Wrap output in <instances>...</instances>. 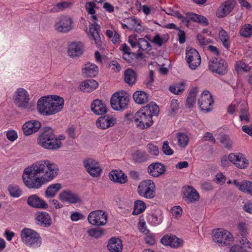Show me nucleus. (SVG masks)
Returning a JSON list of instances; mask_svg holds the SVG:
<instances>
[{"mask_svg":"<svg viewBox=\"0 0 252 252\" xmlns=\"http://www.w3.org/2000/svg\"><path fill=\"white\" fill-rule=\"evenodd\" d=\"M162 149L163 153L166 155H171L173 153V151L168 145V143L167 141L163 143Z\"/></svg>","mask_w":252,"mask_h":252,"instance_id":"57","label":"nucleus"},{"mask_svg":"<svg viewBox=\"0 0 252 252\" xmlns=\"http://www.w3.org/2000/svg\"><path fill=\"white\" fill-rule=\"evenodd\" d=\"M168 39L169 35L168 34H165L162 36L157 34L154 37L152 41L158 46H161L163 44L166 43Z\"/></svg>","mask_w":252,"mask_h":252,"instance_id":"41","label":"nucleus"},{"mask_svg":"<svg viewBox=\"0 0 252 252\" xmlns=\"http://www.w3.org/2000/svg\"><path fill=\"white\" fill-rule=\"evenodd\" d=\"M235 1L228 0L224 2L218 9L216 15L219 18H223L229 14L234 9Z\"/></svg>","mask_w":252,"mask_h":252,"instance_id":"16","label":"nucleus"},{"mask_svg":"<svg viewBox=\"0 0 252 252\" xmlns=\"http://www.w3.org/2000/svg\"><path fill=\"white\" fill-rule=\"evenodd\" d=\"M90 223L93 225L102 226L107 222V215L102 210H98L91 212L88 216Z\"/></svg>","mask_w":252,"mask_h":252,"instance_id":"9","label":"nucleus"},{"mask_svg":"<svg viewBox=\"0 0 252 252\" xmlns=\"http://www.w3.org/2000/svg\"><path fill=\"white\" fill-rule=\"evenodd\" d=\"M91 108V110L97 115H103L107 112L105 104L99 99L94 100L92 102Z\"/></svg>","mask_w":252,"mask_h":252,"instance_id":"28","label":"nucleus"},{"mask_svg":"<svg viewBox=\"0 0 252 252\" xmlns=\"http://www.w3.org/2000/svg\"><path fill=\"white\" fill-rule=\"evenodd\" d=\"M8 191L12 197H18L22 194V191L17 185H10L8 188Z\"/></svg>","mask_w":252,"mask_h":252,"instance_id":"45","label":"nucleus"},{"mask_svg":"<svg viewBox=\"0 0 252 252\" xmlns=\"http://www.w3.org/2000/svg\"><path fill=\"white\" fill-rule=\"evenodd\" d=\"M160 242L164 246H169L172 248L180 247L183 244L182 240L171 234H166L163 236L160 240Z\"/></svg>","mask_w":252,"mask_h":252,"instance_id":"19","label":"nucleus"},{"mask_svg":"<svg viewBox=\"0 0 252 252\" xmlns=\"http://www.w3.org/2000/svg\"><path fill=\"white\" fill-rule=\"evenodd\" d=\"M133 98L136 103L143 104L148 101V94L143 91H137L133 94Z\"/></svg>","mask_w":252,"mask_h":252,"instance_id":"36","label":"nucleus"},{"mask_svg":"<svg viewBox=\"0 0 252 252\" xmlns=\"http://www.w3.org/2000/svg\"><path fill=\"white\" fill-rule=\"evenodd\" d=\"M129 98L127 96L120 95L115 93L111 98L110 103L112 108L115 110H121L127 108Z\"/></svg>","mask_w":252,"mask_h":252,"instance_id":"10","label":"nucleus"},{"mask_svg":"<svg viewBox=\"0 0 252 252\" xmlns=\"http://www.w3.org/2000/svg\"><path fill=\"white\" fill-rule=\"evenodd\" d=\"M134 56V54L132 52H127L124 53L123 57L125 60L127 61L128 63H131L133 60V57Z\"/></svg>","mask_w":252,"mask_h":252,"instance_id":"62","label":"nucleus"},{"mask_svg":"<svg viewBox=\"0 0 252 252\" xmlns=\"http://www.w3.org/2000/svg\"><path fill=\"white\" fill-rule=\"evenodd\" d=\"M228 159L230 162L240 168H245L249 164L248 160L241 153L230 154L228 156Z\"/></svg>","mask_w":252,"mask_h":252,"instance_id":"17","label":"nucleus"},{"mask_svg":"<svg viewBox=\"0 0 252 252\" xmlns=\"http://www.w3.org/2000/svg\"><path fill=\"white\" fill-rule=\"evenodd\" d=\"M165 167L161 163L156 162L150 164L148 167V172L152 176L158 177L164 173Z\"/></svg>","mask_w":252,"mask_h":252,"instance_id":"25","label":"nucleus"},{"mask_svg":"<svg viewBox=\"0 0 252 252\" xmlns=\"http://www.w3.org/2000/svg\"><path fill=\"white\" fill-rule=\"evenodd\" d=\"M213 103L212 96L208 91H204L198 100V104L200 110L205 112H208L211 110L210 106Z\"/></svg>","mask_w":252,"mask_h":252,"instance_id":"12","label":"nucleus"},{"mask_svg":"<svg viewBox=\"0 0 252 252\" xmlns=\"http://www.w3.org/2000/svg\"><path fill=\"white\" fill-rule=\"evenodd\" d=\"M97 66L93 63H88L85 64L83 69V73L87 77H94L97 73Z\"/></svg>","mask_w":252,"mask_h":252,"instance_id":"34","label":"nucleus"},{"mask_svg":"<svg viewBox=\"0 0 252 252\" xmlns=\"http://www.w3.org/2000/svg\"><path fill=\"white\" fill-rule=\"evenodd\" d=\"M137 192L142 197L147 199L153 198L156 193L155 184L151 180H145L139 184Z\"/></svg>","mask_w":252,"mask_h":252,"instance_id":"6","label":"nucleus"},{"mask_svg":"<svg viewBox=\"0 0 252 252\" xmlns=\"http://www.w3.org/2000/svg\"><path fill=\"white\" fill-rule=\"evenodd\" d=\"M109 66L112 67V69L115 71L119 72L121 70V66L116 61H112L109 63Z\"/></svg>","mask_w":252,"mask_h":252,"instance_id":"63","label":"nucleus"},{"mask_svg":"<svg viewBox=\"0 0 252 252\" xmlns=\"http://www.w3.org/2000/svg\"><path fill=\"white\" fill-rule=\"evenodd\" d=\"M95 3L93 1L87 2L85 5V8L88 14L92 15V18L94 20H96L97 19L96 16L94 15V14L95 13L94 7H95Z\"/></svg>","mask_w":252,"mask_h":252,"instance_id":"44","label":"nucleus"},{"mask_svg":"<svg viewBox=\"0 0 252 252\" xmlns=\"http://www.w3.org/2000/svg\"><path fill=\"white\" fill-rule=\"evenodd\" d=\"M88 233L90 236L97 239L102 236L103 231L99 228H91L88 230Z\"/></svg>","mask_w":252,"mask_h":252,"instance_id":"50","label":"nucleus"},{"mask_svg":"<svg viewBox=\"0 0 252 252\" xmlns=\"http://www.w3.org/2000/svg\"><path fill=\"white\" fill-rule=\"evenodd\" d=\"M233 183L234 186L236 187L240 190L252 195V182L244 180L241 182H239L235 180L233 181Z\"/></svg>","mask_w":252,"mask_h":252,"instance_id":"29","label":"nucleus"},{"mask_svg":"<svg viewBox=\"0 0 252 252\" xmlns=\"http://www.w3.org/2000/svg\"><path fill=\"white\" fill-rule=\"evenodd\" d=\"M109 179L113 182L124 184L126 182L127 177L121 172L112 171L109 175Z\"/></svg>","mask_w":252,"mask_h":252,"instance_id":"33","label":"nucleus"},{"mask_svg":"<svg viewBox=\"0 0 252 252\" xmlns=\"http://www.w3.org/2000/svg\"><path fill=\"white\" fill-rule=\"evenodd\" d=\"M159 111L158 106L153 102L142 107L134 116V122L137 127L144 129L150 127L153 123L152 117L158 115Z\"/></svg>","mask_w":252,"mask_h":252,"instance_id":"3","label":"nucleus"},{"mask_svg":"<svg viewBox=\"0 0 252 252\" xmlns=\"http://www.w3.org/2000/svg\"><path fill=\"white\" fill-rule=\"evenodd\" d=\"M187 16L190 20H191L193 22L202 24L204 26H207L208 25V21L207 19L203 16L193 13H189Z\"/></svg>","mask_w":252,"mask_h":252,"instance_id":"38","label":"nucleus"},{"mask_svg":"<svg viewBox=\"0 0 252 252\" xmlns=\"http://www.w3.org/2000/svg\"><path fill=\"white\" fill-rule=\"evenodd\" d=\"M134 160L138 162H143L147 160L149 158L148 156L145 152L137 151L132 156Z\"/></svg>","mask_w":252,"mask_h":252,"instance_id":"39","label":"nucleus"},{"mask_svg":"<svg viewBox=\"0 0 252 252\" xmlns=\"http://www.w3.org/2000/svg\"><path fill=\"white\" fill-rule=\"evenodd\" d=\"M137 35L132 34L129 36L128 42L132 48H135L137 45Z\"/></svg>","mask_w":252,"mask_h":252,"instance_id":"60","label":"nucleus"},{"mask_svg":"<svg viewBox=\"0 0 252 252\" xmlns=\"http://www.w3.org/2000/svg\"><path fill=\"white\" fill-rule=\"evenodd\" d=\"M136 80V75L135 71L131 69H127L125 71V81L131 85L134 84Z\"/></svg>","mask_w":252,"mask_h":252,"instance_id":"37","label":"nucleus"},{"mask_svg":"<svg viewBox=\"0 0 252 252\" xmlns=\"http://www.w3.org/2000/svg\"><path fill=\"white\" fill-rule=\"evenodd\" d=\"M99 31L100 27L97 24H92L89 29L90 35L97 46H100L101 44V41L99 34Z\"/></svg>","mask_w":252,"mask_h":252,"instance_id":"31","label":"nucleus"},{"mask_svg":"<svg viewBox=\"0 0 252 252\" xmlns=\"http://www.w3.org/2000/svg\"><path fill=\"white\" fill-rule=\"evenodd\" d=\"M98 87V83L94 79H90L83 82L80 85V89L84 92H92Z\"/></svg>","mask_w":252,"mask_h":252,"instance_id":"32","label":"nucleus"},{"mask_svg":"<svg viewBox=\"0 0 252 252\" xmlns=\"http://www.w3.org/2000/svg\"><path fill=\"white\" fill-rule=\"evenodd\" d=\"M179 145L183 148H185L189 143V139L187 134L178 132L177 134Z\"/></svg>","mask_w":252,"mask_h":252,"instance_id":"43","label":"nucleus"},{"mask_svg":"<svg viewBox=\"0 0 252 252\" xmlns=\"http://www.w3.org/2000/svg\"><path fill=\"white\" fill-rule=\"evenodd\" d=\"M171 213L176 218L180 217L182 214V209L179 206L173 207L171 209Z\"/></svg>","mask_w":252,"mask_h":252,"instance_id":"54","label":"nucleus"},{"mask_svg":"<svg viewBox=\"0 0 252 252\" xmlns=\"http://www.w3.org/2000/svg\"><path fill=\"white\" fill-rule=\"evenodd\" d=\"M252 244L247 238H242L239 244L234 245L232 246L229 252H247V248H251Z\"/></svg>","mask_w":252,"mask_h":252,"instance_id":"26","label":"nucleus"},{"mask_svg":"<svg viewBox=\"0 0 252 252\" xmlns=\"http://www.w3.org/2000/svg\"><path fill=\"white\" fill-rule=\"evenodd\" d=\"M83 164L86 170L91 176L97 177L100 176L102 169L98 162L92 158H89L84 161Z\"/></svg>","mask_w":252,"mask_h":252,"instance_id":"11","label":"nucleus"},{"mask_svg":"<svg viewBox=\"0 0 252 252\" xmlns=\"http://www.w3.org/2000/svg\"><path fill=\"white\" fill-rule=\"evenodd\" d=\"M148 151L151 154L158 156V149L157 146L153 145V144H149L148 145Z\"/></svg>","mask_w":252,"mask_h":252,"instance_id":"58","label":"nucleus"},{"mask_svg":"<svg viewBox=\"0 0 252 252\" xmlns=\"http://www.w3.org/2000/svg\"><path fill=\"white\" fill-rule=\"evenodd\" d=\"M72 3L67 1H63L56 4V8L60 10L64 9L71 6Z\"/></svg>","mask_w":252,"mask_h":252,"instance_id":"56","label":"nucleus"},{"mask_svg":"<svg viewBox=\"0 0 252 252\" xmlns=\"http://www.w3.org/2000/svg\"><path fill=\"white\" fill-rule=\"evenodd\" d=\"M220 142L224 145V147L227 148H229L231 147V142L229 138L226 135H224L221 138Z\"/></svg>","mask_w":252,"mask_h":252,"instance_id":"61","label":"nucleus"},{"mask_svg":"<svg viewBox=\"0 0 252 252\" xmlns=\"http://www.w3.org/2000/svg\"><path fill=\"white\" fill-rule=\"evenodd\" d=\"M197 92V88H192L189 94V95L187 98V105L189 107H191L193 106L195 102V98Z\"/></svg>","mask_w":252,"mask_h":252,"instance_id":"42","label":"nucleus"},{"mask_svg":"<svg viewBox=\"0 0 252 252\" xmlns=\"http://www.w3.org/2000/svg\"><path fill=\"white\" fill-rule=\"evenodd\" d=\"M208 140L212 142L213 144H215L216 143V140L214 137L213 134L209 132H206L202 138L203 141H206Z\"/></svg>","mask_w":252,"mask_h":252,"instance_id":"59","label":"nucleus"},{"mask_svg":"<svg viewBox=\"0 0 252 252\" xmlns=\"http://www.w3.org/2000/svg\"><path fill=\"white\" fill-rule=\"evenodd\" d=\"M40 127L41 124L39 121L32 120L26 123L22 128L24 133L28 136L37 132Z\"/></svg>","mask_w":252,"mask_h":252,"instance_id":"21","label":"nucleus"},{"mask_svg":"<svg viewBox=\"0 0 252 252\" xmlns=\"http://www.w3.org/2000/svg\"><path fill=\"white\" fill-rule=\"evenodd\" d=\"M213 239L214 242L221 246L228 245L234 240L232 234L222 228H219L213 232Z\"/></svg>","mask_w":252,"mask_h":252,"instance_id":"7","label":"nucleus"},{"mask_svg":"<svg viewBox=\"0 0 252 252\" xmlns=\"http://www.w3.org/2000/svg\"><path fill=\"white\" fill-rule=\"evenodd\" d=\"M186 58L189 67L192 69H195L200 64L201 57L199 53L194 49L187 50Z\"/></svg>","mask_w":252,"mask_h":252,"instance_id":"13","label":"nucleus"},{"mask_svg":"<svg viewBox=\"0 0 252 252\" xmlns=\"http://www.w3.org/2000/svg\"><path fill=\"white\" fill-rule=\"evenodd\" d=\"M59 172V167L54 162L41 159L24 169L22 179L29 189H38L56 178Z\"/></svg>","mask_w":252,"mask_h":252,"instance_id":"1","label":"nucleus"},{"mask_svg":"<svg viewBox=\"0 0 252 252\" xmlns=\"http://www.w3.org/2000/svg\"><path fill=\"white\" fill-rule=\"evenodd\" d=\"M6 137L10 141L14 142L17 139L18 135L15 131L11 130L7 131Z\"/></svg>","mask_w":252,"mask_h":252,"instance_id":"53","label":"nucleus"},{"mask_svg":"<svg viewBox=\"0 0 252 252\" xmlns=\"http://www.w3.org/2000/svg\"><path fill=\"white\" fill-rule=\"evenodd\" d=\"M107 248L111 252H121L123 250L122 241L118 238H112L109 241Z\"/></svg>","mask_w":252,"mask_h":252,"instance_id":"30","label":"nucleus"},{"mask_svg":"<svg viewBox=\"0 0 252 252\" xmlns=\"http://www.w3.org/2000/svg\"><path fill=\"white\" fill-rule=\"evenodd\" d=\"M146 208L145 203L142 200H138L135 201L132 215H137L142 213Z\"/></svg>","mask_w":252,"mask_h":252,"instance_id":"40","label":"nucleus"},{"mask_svg":"<svg viewBox=\"0 0 252 252\" xmlns=\"http://www.w3.org/2000/svg\"><path fill=\"white\" fill-rule=\"evenodd\" d=\"M236 66L239 69L243 70L245 72H248L251 70V67L241 61L237 62Z\"/></svg>","mask_w":252,"mask_h":252,"instance_id":"55","label":"nucleus"},{"mask_svg":"<svg viewBox=\"0 0 252 252\" xmlns=\"http://www.w3.org/2000/svg\"><path fill=\"white\" fill-rule=\"evenodd\" d=\"M137 45L139 49L142 50H147L151 47V45L146 39L143 38H139L137 41Z\"/></svg>","mask_w":252,"mask_h":252,"instance_id":"51","label":"nucleus"},{"mask_svg":"<svg viewBox=\"0 0 252 252\" xmlns=\"http://www.w3.org/2000/svg\"><path fill=\"white\" fill-rule=\"evenodd\" d=\"M185 200L187 203H193L199 199V194L197 190L192 187L185 188L184 190Z\"/></svg>","mask_w":252,"mask_h":252,"instance_id":"22","label":"nucleus"},{"mask_svg":"<svg viewBox=\"0 0 252 252\" xmlns=\"http://www.w3.org/2000/svg\"><path fill=\"white\" fill-rule=\"evenodd\" d=\"M237 229L240 234L242 236V238H245L246 236L248 234V228L247 224L244 221H239L237 224Z\"/></svg>","mask_w":252,"mask_h":252,"instance_id":"49","label":"nucleus"},{"mask_svg":"<svg viewBox=\"0 0 252 252\" xmlns=\"http://www.w3.org/2000/svg\"><path fill=\"white\" fill-rule=\"evenodd\" d=\"M22 241L30 246L40 247L42 240L39 234L35 230L29 228L23 229L20 233Z\"/></svg>","mask_w":252,"mask_h":252,"instance_id":"5","label":"nucleus"},{"mask_svg":"<svg viewBox=\"0 0 252 252\" xmlns=\"http://www.w3.org/2000/svg\"><path fill=\"white\" fill-rule=\"evenodd\" d=\"M38 145L49 150H56L62 147V143L56 139V136L50 128H46L39 136Z\"/></svg>","mask_w":252,"mask_h":252,"instance_id":"4","label":"nucleus"},{"mask_svg":"<svg viewBox=\"0 0 252 252\" xmlns=\"http://www.w3.org/2000/svg\"><path fill=\"white\" fill-rule=\"evenodd\" d=\"M14 101L19 108L25 109L28 106L29 95L28 92L23 88H19L16 92Z\"/></svg>","mask_w":252,"mask_h":252,"instance_id":"14","label":"nucleus"},{"mask_svg":"<svg viewBox=\"0 0 252 252\" xmlns=\"http://www.w3.org/2000/svg\"><path fill=\"white\" fill-rule=\"evenodd\" d=\"M219 36L224 46L228 49L229 47V43L228 41L229 37L227 32L222 29L220 31Z\"/></svg>","mask_w":252,"mask_h":252,"instance_id":"46","label":"nucleus"},{"mask_svg":"<svg viewBox=\"0 0 252 252\" xmlns=\"http://www.w3.org/2000/svg\"><path fill=\"white\" fill-rule=\"evenodd\" d=\"M59 198L62 201L72 204L81 202L80 196L69 190L63 191L59 195Z\"/></svg>","mask_w":252,"mask_h":252,"instance_id":"18","label":"nucleus"},{"mask_svg":"<svg viewBox=\"0 0 252 252\" xmlns=\"http://www.w3.org/2000/svg\"><path fill=\"white\" fill-rule=\"evenodd\" d=\"M169 91L175 94H180L184 91V83H182L180 84H177L173 86H171L169 89Z\"/></svg>","mask_w":252,"mask_h":252,"instance_id":"48","label":"nucleus"},{"mask_svg":"<svg viewBox=\"0 0 252 252\" xmlns=\"http://www.w3.org/2000/svg\"><path fill=\"white\" fill-rule=\"evenodd\" d=\"M35 220L38 224L45 227H48L52 224L50 216L45 212H38L36 214Z\"/></svg>","mask_w":252,"mask_h":252,"instance_id":"27","label":"nucleus"},{"mask_svg":"<svg viewBox=\"0 0 252 252\" xmlns=\"http://www.w3.org/2000/svg\"><path fill=\"white\" fill-rule=\"evenodd\" d=\"M116 123V119L109 116H104L99 117L96 122L98 127L102 129L113 126Z\"/></svg>","mask_w":252,"mask_h":252,"instance_id":"23","label":"nucleus"},{"mask_svg":"<svg viewBox=\"0 0 252 252\" xmlns=\"http://www.w3.org/2000/svg\"><path fill=\"white\" fill-rule=\"evenodd\" d=\"M240 34L245 37H250L252 34V26L250 24H245L240 29Z\"/></svg>","mask_w":252,"mask_h":252,"instance_id":"47","label":"nucleus"},{"mask_svg":"<svg viewBox=\"0 0 252 252\" xmlns=\"http://www.w3.org/2000/svg\"><path fill=\"white\" fill-rule=\"evenodd\" d=\"M28 204L34 208L47 209L48 205L37 195L33 194L30 196L27 199Z\"/></svg>","mask_w":252,"mask_h":252,"instance_id":"24","label":"nucleus"},{"mask_svg":"<svg viewBox=\"0 0 252 252\" xmlns=\"http://www.w3.org/2000/svg\"><path fill=\"white\" fill-rule=\"evenodd\" d=\"M170 107L173 112H175L179 108V103L176 99H173L171 101Z\"/></svg>","mask_w":252,"mask_h":252,"instance_id":"64","label":"nucleus"},{"mask_svg":"<svg viewBox=\"0 0 252 252\" xmlns=\"http://www.w3.org/2000/svg\"><path fill=\"white\" fill-rule=\"evenodd\" d=\"M55 27L59 32H67L73 29V22L69 16H62L59 21L55 24Z\"/></svg>","mask_w":252,"mask_h":252,"instance_id":"15","label":"nucleus"},{"mask_svg":"<svg viewBox=\"0 0 252 252\" xmlns=\"http://www.w3.org/2000/svg\"><path fill=\"white\" fill-rule=\"evenodd\" d=\"M64 102L63 98L58 95L44 96L38 100L37 109L39 113L45 116L54 115L62 111Z\"/></svg>","mask_w":252,"mask_h":252,"instance_id":"2","label":"nucleus"},{"mask_svg":"<svg viewBox=\"0 0 252 252\" xmlns=\"http://www.w3.org/2000/svg\"><path fill=\"white\" fill-rule=\"evenodd\" d=\"M62 188V185L60 183H56L49 186L45 191V194L47 198L54 197Z\"/></svg>","mask_w":252,"mask_h":252,"instance_id":"35","label":"nucleus"},{"mask_svg":"<svg viewBox=\"0 0 252 252\" xmlns=\"http://www.w3.org/2000/svg\"><path fill=\"white\" fill-rule=\"evenodd\" d=\"M84 51V44L81 42H72L68 47V55L72 58L81 56Z\"/></svg>","mask_w":252,"mask_h":252,"instance_id":"20","label":"nucleus"},{"mask_svg":"<svg viewBox=\"0 0 252 252\" xmlns=\"http://www.w3.org/2000/svg\"><path fill=\"white\" fill-rule=\"evenodd\" d=\"M209 69L213 73L223 75L228 71V65L223 59L214 58L209 62Z\"/></svg>","mask_w":252,"mask_h":252,"instance_id":"8","label":"nucleus"},{"mask_svg":"<svg viewBox=\"0 0 252 252\" xmlns=\"http://www.w3.org/2000/svg\"><path fill=\"white\" fill-rule=\"evenodd\" d=\"M197 39L199 44L202 47H204L212 42V40L205 38L203 35L200 34L197 35Z\"/></svg>","mask_w":252,"mask_h":252,"instance_id":"52","label":"nucleus"}]
</instances>
